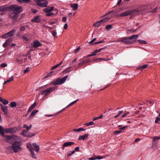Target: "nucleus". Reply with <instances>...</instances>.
<instances>
[{
    "instance_id": "1",
    "label": "nucleus",
    "mask_w": 160,
    "mask_h": 160,
    "mask_svg": "<svg viewBox=\"0 0 160 160\" xmlns=\"http://www.w3.org/2000/svg\"><path fill=\"white\" fill-rule=\"evenodd\" d=\"M27 147L30 151L32 157L34 158H36V156L34 152L37 153L39 152L40 149L39 145L35 143H33L32 145L31 144L28 143L27 144Z\"/></svg>"
},
{
    "instance_id": "2",
    "label": "nucleus",
    "mask_w": 160,
    "mask_h": 160,
    "mask_svg": "<svg viewBox=\"0 0 160 160\" xmlns=\"http://www.w3.org/2000/svg\"><path fill=\"white\" fill-rule=\"evenodd\" d=\"M138 36V35H133L128 37H123L118 41L119 42H122L127 44H131L136 41Z\"/></svg>"
},
{
    "instance_id": "3",
    "label": "nucleus",
    "mask_w": 160,
    "mask_h": 160,
    "mask_svg": "<svg viewBox=\"0 0 160 160\" xmlns=\"http://www.w3.org/2000/svg\"><path fill=\"white\" fill-rule=\"evenodd\" d=\"M22 144L20 142L15 141L12 143L11 146L8 147V149H12L14 152H17L22 151V148L21 147Z\"/></svg>"
},
{
    "instance_id": "4",
    "label": "nucleus",
    "mask_w": 160,
    "mask_h": 160,
    "mask_svg": "<svg viewBox=\"0 0 160 160\" xmlns=\"http://www.w3.org/2000/svg\"><path fill=\"white\" fill-rule=\"evenodd\" d=\"M68 77V76L66 75L61 79L58 78L56 80H54L51 83L54 85L61 84L66 81Z\"/></svg>"
},
{
    "instance_id": "5",
    "label": "nucleus",
    "mask_w": 160,
    "mask_h": 160,
    "mask_svg": "<svg viewBox=\"0 0 160 160\" xmlns=\"http://www.w3.org/2000/svg\"><path fill=\"white\" fill-rule=\"evenodd\" d=\"M5 140L8 142L11 143H13L16 140L18 139L19 138L15 135H13L12 136L7 135L5 136Z\"/></svg>"
},
{
    "instance_id": "6",
    "label": "nucleus",
    "mask_w": 160,
    "mask_h": 160,
    "mask_svg": "<svg viewBox=\"0 0 160 160\" xmlns=\"http://www.w3.org/2000/svg\"><path fill=\"white\" fill-rule=\"evenodd\" d=\"M9 9H10L12 11L15 12L16 13L19 14L22 12L23 9L21 6H18L17 5H13L10 6Z\"/></svg>"
},
{
    "instance_id": "7",
    "label": "nucleus",
    "mask_w": 160,
    "mask_h": 160,
    "mask_svg": "<svg viewBox=\"0 0 160 160\" xmlns=\"http://www.w3.org/2000/svg\"><path fill=\"white\" fill-rule=\"evenodd\" d=\"M37 5L42 7H46L48 4L47 0H34Z\"/></svg>"
},
{
    "instance_id": "8",
    "label": "nucleus",
    "mask_w": 160,
    "mask_h": 160,
    "mask_svg": "<svg viewBox=\"0 0 160 160\" xmlns=\"http://www.w3.org/2000/svg\"><path fill=\"white\" fill-rule=\"evenodd\" d=\"M134 12H135L137 13H138V12L136 10H128L122 12V13L118 15V16L120 17L126 16L128 15L131 14L132 13Z\"/></svg>"
},
{
    "instance_id": "9",
    "label": "nucleus",
    "mask_w": 160,
    "mask_h": 160,
    "mask_svg": "<svg viewBox=\"0 0 160 160\" xmlns=\"http://www.w3.org/2000/svg\"><path fill=\"white\" fill-rule=\"evenodd\" d=\"M109 20V18H105L101 19L100 21L96 22L94 23L93 26L95 27H99L102 23H104Z\"/></svg>"
},
{
    "instance_id": "10",
    "label": "nucleus",
    "mask_w": 160,
    "mask_h": 160,
    "mask_svg": "<svg viewBox=\"0 0 160 160\" xmlns=\"http://www.w3.org/2000/svg\"><path fill=\"white\" fill-rule=\"evenodd\" d=\"M54 88L50 87L41 92V94L42 95H48L52 91H53L54 90Z\"/></svg>"
},
{
    "instance_id": "11",
    "label": "nucleus",
    "mask_w": 160,
    "mask_h": 160,
    "mask_svg": "<svg viewBox=\"0 0 160 160\" xmlns=\"http://www.w3.org/2000/svg\"><path fill=\"white\" fill-rule=\"evenodd\" d=\"M18 128L15 127L14 128H8L5 130V132L6 133H15L18 131Z\"/></svg>"
},
{
    "instance_id": "12",
    "label": "nucleus",
    "mask_w": 160,
    "mask_h": 160,
    "mask_svg": "<svg viewBox=\"0 0 160 160\" xmlns=\"http://www.w3.org/2000/svg\"><path fill=\"white\" fill-rule=\"evenodd\" d=\"M16 31L15 29H12L11 31L2 35V37L3 38H7L8 37L12 36L16 32Z\"/></svg>"
},
{
    "instance_id": "13",
    "label": "nucleus",
    "mask_w": 160,
    "mask_h": 160,
    "mask_svg": "<svg viewBox=\"0 0 160 160\" xmlns=\"http://www.w3.org/2000/svg\"><path fill=\"white\" fill-rule=\"evenodd\" d=\"M29 130H23L21 134L25 137H32L34 135V134L32 133L28 132Z\"/></svg>"
},
{
    "instance_id": "14",
    "label": "nucleus",
    "mask_w": 160,
    "mask_h": 160,
    "mask_svg": "<svg viewBox=\"0 0 160 160\" xmlns=\"http://www.w3.org/2000/svg\"><path fill=\"white\" fill-rule=\"evenodd\" d=\"M74 143V142H64L62 146V149H64L65 147L71 146Z\"/></svg>"
},
{
    "instance_id": "15",
    "label": "nucleus",
    "mask_w": 160,
    "mask_h": 160,
    "mask_svg": "<svg viewBox=\"0 0 160 160\" xmlns=\"http://www.w3.org/2000/svg\"><path fill=\"white\" fill-rule=\"evenodd\" d=\"M18 14L16 12H13L11 13L10 14V17L13 20H16L17 18Z\"/></svg>"
},
{
    "instance_id": "16",
    "label": "nucleus",
    "mask_w": 160,
    "mask_h": 160,
    "mask_svg": "<svg viewBox=\"0 0 160 160\" xmlns=\"http://www.w3.org/2000/svg\"><path fill=\"white\" fill-rule=\"evenodd\" d=\"M89 134L88 133H87L84 134L83 135L80 136L78 138V140H84L85 139H86L88 138V136H89Z\"/></svg>"
},
{
    "instance_id": "17",
    "label": "nucleus",
    "mask_w": 160,
    "mask_h": 160,
    "mask_svg": "<svg viewBox=\"0 0 160 160\" xmlns=\"http://www.w3.org/2000/svg\"><path fill=\"white\" fill-rule=\"evenodd\" d=\"M0 106L2 110L4 112L5 114H7L8 113V110L7 107L6 106H3L2 104H0Z\"/></svg>"
},
{
    "instance_id": "18",
    "label": "nucleus",
    "mask_w": 160,
    "mask_h": 160,
    "mask_svg": "<svg viewBox=\"0 0 160 160\" xmlns=\"http://www.w3.org/2000/svg\"><path fill=\"white\" fill-rule=\"evenodd\" d=\"M40 21V18L39 16L34 17L31 20V22H35L38 23Z\"/></svg>"
},
{
    "instance_id": "19",
    "label": "nucleus",
    "mask_w": 160,
    "mask_h": 160,
    "mask_svg": "<svg viewBox=\"0 0 160 160\" xmlns=\"http://www.w3.org/2000/svg\"><path fill=\"white\" fill-rule=\"evenodd\" d=\"M12 41V39L11 38H9L3 44L2 46L4 48L6 46L10 44Z\"/></svg>"
},
{
    "instance_id": "20",
    "label": "nucleus",
    "mask_w": 160,
    "mask_h": 160,
    "mask_svg": "<svg viewBox=\"0 0 160 160\" xmlns=\"http://www.w3.org/2000/svg\"><path fill=\"white\" fill-rule=\"evenodd\" d=\"M42 44L38 41H35L33 42V46L34 48L38 47L41 46Z\"/></svg>"
},
{
    "instance_id": "21",
    "label": "nucleus",
    "mask_w": 160,
    "mask_h": 160,
    "mask_svg": "<svg viewBox=\"0 0 160 160\" xmlns=\"http://www.w3.org/2000/svg\"><path fill=\"white\" fill-rule=\"evenodd\" d=\"M8 7H7L6 5L0 6V12L6 11H8Z\"/></svg>"
},
{
    "instance_id": "22",
    "label": "nucleus",
    "mask_w": 160,
    "mask_h": 160,
    "mask_svg": "<svg viewBox=\"0 0 160 160\" xmlns=\"http://www.w3.org/2000/svg\"><path fill=\"white\" fill-rule=\"evenodd\" d=\"M79 62H80L78 63V65L79 66H80L86 63L89 62H90V60L86 59L82 60H80L79 61Z\"/></svg>"
},
{
    "instance_id": "23",
    "label": "nucleus",
    "mask_w": 160,
    "mask_h": 160,
    "mask_svg": "<svg viewBox=\"0 0 160 160\" xmlns=\"http://www.w3.org/2000/svg\"><path fill=\"white\" fill-rule=\"evenodd\" d=\"M70 6L74 11L76 10L78 8V4L77 3L71 4Z\"/></svg>"
},
{
    "instance_id": "24",
    "label": "nucleus",
    "mask_w": 160,
    "mask_h": 160,
    "mask_svg": "<svg viewBox=\"0 0 160 160\" xmlns=\"http://www.w3.org/2000/svg\"><path fill=\"white\" fill-rule=\"evenodd\" d=\"M54 9V7H49L47 8H46L44 9V11L46 13L50 12L52 11Z\"/></svg>"
},
{
    "instance_id": "25",
    "label": "nucleus",
    "mask_w": 160,
    "mask_h": 160,
    "mask_svg": "<svg viewBox=\"0 0 160 160\" xmlns=\"http://www.w3.org/2000/svg\"><path fill=\"white\" fill-rule=\"evenodd\" d=\"M29 36L28 35H23L22 36V38L24 42H27L28 40Z\"/></svg>"
},
{
    "instance_id": "26",
    "label": "nucleus",
    "mask_w": 160,
    "mask_h": 160,
    "mask_svg": "<svg viewBox=\"0 0 160 160\" xmlns=\"http://www.w3.org/2000/svg\"><path fill=\"white\" fill-rule=\"evenodd\" d=\"M36 105V102H34L29 108V109H28V112H30L31 111V110L34 108L35 107Z\"/></svg>"
},
{
    "instance_id": "27",
    "label": "nucleus",
    "mask_w": 160,
    "mask_h": 160,
    "mask_svg": "<svg viewBox=\"0 0 160 160\" xmlns=\"http://www.w3.org/2000/svg\"><path fill=\"white\" fill-rule=\"evenodd\" d=\"M38 112V111L37 110H33L30 114L29 117L31 118L32 117L36 115V113Z\"/></svg>"
},
{
    "instance_id": "28",
    "label": "nucleus",
    "mask_w": 160,
    "mask_h": 160,
    "mask_svg": "<svg viewBox=\"0 0 160 160\" xmlns=\"http://www.w3.org/2000/svg\"><path fill=\"white\" fill-rule=\"evenodd\" d=\"M0 101L4 105H6L8 103V101L5 99H3L2 98L0 97Z\"/></svg>"
},
{
    "instance_id": "29",
    "label": "nucleus",
    "mask_w": 160,
    "mask_h": 160,
    "mask_svg": "<svg viewBox=\"0 0 160 160\" xmlns=\"http://www.w3.org/2000/svg\"><path fill=\"white\" fill-rule=\"evenodd\" d=\"M5 131L4 128L0 125V134L4 136Z\"/></svg>"
},
{
    "instance_id": "30",
    "label": "nucleus",
    "mask_w": 160,
    "mask_h": 160,
    "mask_svg": "<svg viewBox=\"0 0 160 160\" xmlns=\"http://www.w3.org/2000/svg\"><path fill=\"white\" fill-rule=\"evenodd\" d=\"M62 61L61 62H60L58 64L52 67L51 68V70H53V69H54L56 68H57L58 67H59V66H60L62 63Z\"/></svg>"
},
{
    "instance_id": "31",
    "label": "nucleus",
    "mask_w": 160,
    "mask_h": 160,
    "mask_svg": "<svg viewBox=\"0 0 160 160\" xmlns=\"http://www.w3.org/2000/svg\"><path fill=\"white\" fill-rule=\"evenodd\" d=\"M95 124L94 122L92 121H91L88 122L84 124L85 126H90L93 125Z\"/></svg>"
},
{
    "instance_id": "32",
    "label": "nucleus",
    "mask_w": 160,
    "mask_h": 160,
    "mask_svg": "<svg viewBox=\"0 0 160 160\" xmlns=\"http://www.w3.org/2000/svg\"><path fill=\"white\" fill-rule=\"evenodd\" d=\"M17 1L20 3H28L30 1V0H17Z\"/></svg>"
},
{
    "instance_id": "33",
    "label": "nucleus",
    "mask_w": 160,
    "mask_h": 160,
    "mask_svg": "<svg viewBox=\"0 0 160 160\" xmlns=\"http://www.w3.org/2000/svg\"><path fill=\"white\" fill-rule=\"evenodd\" d=\"M17 103L14 102H12L10 104V106L11 108L15 107L16 106Z\"/></svg>"
},
{
    "instance_id": "34",
    "label": "nucleus",
    "mask_w": 160,
    "mask_h": 160,
    "mask_svg": "<svg viewBox=\"0 0 160 160\" xmlns=\"http://www.w3.org/2000/svg\"><path fill=\"white\" fill-rule=\"evenodd\" d=\"M14 78L13 76H11L10 78H9L8 80H7L6 81L4 82V84H6L7 82H11L13 80Z\"/></svg>"
},
{
    "instance_id": "35",
    "label": "nucleus",
    "mask_w": 160,
    "mask_h": 160,
    "mask_svg": "<svg viewBox=\"0 0 160 160\" xmlns=\"http://www.w3.org/2000/svg\"><path fill=\"white\" fill-rule=\"evenodd\" d=\"M85 130V129L80 128L77 129H74L73 130V131L74 132H78L80 131H84Z\"/></svg>"
},
{
    "instance_id": "36",
    "label": "nucleus",
    "mask_w": 160,
    "mask_h": 160,
    "mask_svg": "<svg viewBox=\"0 0 160 160\" xmlns=\"http://www.w3.org/2000/svg\"><path fill=\"white\" fill-rule=\"evenodd\" d=\"M158 7H157L155 8H154L153 10H152L150 11V12H152V13H155L157 12L158 11Z\"/></svg>"
},
{
    "instance_id": "37",
    "label": "nucleus",
    "mask_w": 160,
    "mask_h": 160,
    "mask_svg": "<svg viewBox=\"0 0 160 160\" xmlns=\"http://www.w3.org/2000/svg\"><path fill=\"white\" fill-rule=\"evenodd\" d=\"M51 33L54 38L57 37V36H56L57 33L56 31L53 30L51 32Z\"/></svg>"
},
{
    "instance_id": "38",
    "label": "nucleus",
    "mask_w": 160,
    "mask_h": 160,
    "mask_svg": "<svg viewBox=\"0 0 160 160\" xmlns=\"http://www.w3.org/2000/svg\"><path fill=\"white\" fill-rule=\"evenodd\" d=\"M25 29H26V28L25 26H21L20 28V29H19L20 31L22 32V31H24L25 30Z\"/></svg>"
},
{
    "instance_id": "39",
    "label": "nucleus",
    "mask_w": 160,
    "mask_h": 160,
    "mask_svg": "<svg viewBox=\"0 0 160 160\" xmlns=\"http://www.w3.org/2000/svg\"><path fill=\"white\" fill-rule=\"evenodd\" d=\"M123 111H119L118 113L116 115H115L114 117L115 118H117L119 116L122 112Z\"/></svg>"
},
{
    "instance_id": "40",
    "label": "nucleus",
    "mask_w": 160,
    "mask_h": 160,
    "mask_svg": "<svg viewBox=\"0 0 160 160\" xmlns=\"http://www.w3.org/2000/svg\"><path fill=\"white\" fill-rule=\"evenodd\" d=\"M125 113L122 115V117H124L126 116L129 115L130 113L129 112H127L126 111H125Z\"/></svg>"
},
{
    "instance_id": "41",
    "label": "nucleus",
    "mask_w": 160,
    "mask_h": 160,
    "mask_svg": "<svg viewBox=\"0 0 160 160\" xmlns=\"http://www.w3.org/2000/svg\"><path fill=\"white\" fill-rule=\"evenodd\" d=\"M147 65H144L140 67L138 69H143L146 68L147 67Z\"/></svg>"
},
{
    "instance_id": "42",
    "label": "nucleus",
    "mask_w": 160,
    "mask_h": 160,
    "mask_svg": "<svg viewBox=\"0 0 160 160\" xmlns=\"http://www.w3.org/2000/svg\"><path fill=\"white\" fill-rule=\"evenodd\" d=\"M139 42L141 44H146V42L144 40H138Z\"/></svg>"
},
{
    "instance_id": "43",
    "label": "nucleus",
    "mask_w": 160,
    "mask_h": 160,
    "mask_svg": "<svg viewBox=\"0 0 160 160\" xmlns=\"http://www.w3.org/2000/svg\"><path fill=\"white\" fill-rule=\"evenodd\" d=\"M159 121H160V118L159 117H157L155 121V123H158Z\"/></svg>"
},
{
    "instance_id": "44",
    "label": "nucleus",
    "mask_w": 160,
    "mask_h": 160,
    "mask_svg": "<svg viewBox=\"0 0 160 160\" xmlns=\"http://www.w3.org/2000/svg\"><path fill=\"white\" fill-rule=\"evenodd\" d=\"M160 139V137L158 136H156L153 138V141L154 142L155 141L157 140H158Z\"/></svg>"
},
{
    "instance_id": "45",
    "label": "nucleus",
    "mask_w": 160,
    "mask_h": 160,
    "mask_svg": "<svg viewBox=\"0 0 160 160\" xmlns=\"http://www.w3.org/2000/svg\"><path fill=\"white\" fill-rule=\"evenodd\" d=\"M121 132H122L121 130L116 131L114 132V134L115 135H117L121 133Z\"/></svg>"
},
{
    "instance_id": "46",
    "label": "nucleus",
    "mask_w": 160,
    "mask_h": 160,
    "mask_svg": "<svg viewBox=\"0 0 160 160\" xmlns=\"http://www.w3.org/2000/svg\"><path fill=\"white\" fill-rule=\"evenodd\" d=\"M23 128L27 129V130H29L30 129V128H29V127L26 124L24 125L23 126Z\"/></svg>"
},
{
    "instance_id": "47",
    "label": "nucleus",
    "mask_w": 160,
    "mask_h": 160,
    "mask_svg": "<svg viewBox=\"0 0 160 160\" xmlns=\"http://www.w3.org/2000/svg\"><path fill=\"white\" fill-rule=\"evenodd\" d=\"M96 40V38H93L91 41L89 42V43L90 44H91V45L94 44V43H93V42Z\"/></svg>"
},
{
    "instance_id": "48",
    "label": "nucleus",
    "mask_w": 160,
    "mask_h": 160,
    "mask_svg": "<svg viewBox=\"0 0 160 160\" xmlns=\"http://www.w3.org/2000/svg\"><path fill=\"white\" fill-rule=\"evenodd\" d=\"M96 159H101L103 158V157L102 156H98L95 157Z\"/></svg>"
},
{
    "instance_id": "49",
    "label": "nucleus",
    "mask_w": 160,
    "mask_h": 160,
    "mask_svg": "<svg viewBox=\"0 0 160 160\" xmlns=\"http://www.w3.org/2000/svg\"><path fill=\"white\" fill-rule=\"evenodd\" d=\"M98 59L100 60V61H108V60H110V59H106L105 58H99Z\"/></svg>"
},
{
    "instance_id": "50",
    "label": "nucleus",
    "mask_w": 160,
    "mask_h": 160,
    "mask_svg": "<svg viewBox=\"0 0 160 160\" xmlns=\"http://www.w3.org/2000/svg\"><path fill=\"white\" fill-rule=\"evenodd\" d=\"M80 49V47H78L77 49H75V50L74 51V53H77Z\"/></svg>"
},
{
    "instance_id": "51",
    "label": "nucleus",
    "mask_w": 160,
    "mask_h": 160,
    "mask_svg": "<svg viewBox=\"0 0 160 160\" xmlns=\"http://www.w3.org/2000/svg\"><path fill=\"white\" fill-rule=\"evenodd\" d=\"M30 71V68H27L25 69L24 70V73H26Z\"/></svg>"
},
{
    "instance_id": "52",
    "label": "nucleus",
    "mask_w": 160,
    "mask_h": 160,
    "mask_svg": "<svg viewBox=\"0 0 160 160\" xmlns=\"http://www.w3.org/2000/svg\"><path fill=\"white\" fill-rule=\"evenodd\" d=\"M104 42V40H101L98 42H96L94 43V44H98L100 43H103Z\"/></svg>"
},
{
    "instance_id": "53",
    "label": "nucleus",
    "mask_w": 160,
    "mask_h": 160,
    "mask_svg": "<svg viewBox=\"0 0 160 160\" xmlns=\"http://www.w3.org/2000/svg\"><path fill=\"white\" fill-rule=\"evenodd\" d=\"M112 28V25L110 24L107 25L106 27V28L107 29H109Z\"/></svg>"
},
{
    "instance_id": "54",
    "label": "nucleus",
    "mask_w": 160,
    "mask_h": 160,
    "mask_svg": "<svg viewBox=\"0 0 160 160\" xmlns=\"http://www.w3.org/2000/svg\"><path fill=\"white\" fill-rule=\"evenodd\" d=\"M67 19L66 17H63L62 18V21L63 22H65L67 21Z\"/></svg>"
},
{
    "instance_id": "55",
    "label": "nucleus",
    "mask_w": 160,
    "mask_h": 160,
    "mask_svg": "<svg viewBox=\"0 0 160 160\" xmlns=\"http://www.w3.org/2000/svg\"><path fill=\"white\" fill-rule=\"evenodd\" d=\"M7 66V64L5 63H3L1 64L0 65L1 67H3V68L5 67L6 66Z\"/></svg>"
},
{
    "instance_id": "56",
    "label": "nucleus",
    "mask_w": 160,
    "mask_h": 160,
    "mask_svg": "<svg viewBox=\"0 0 160 160\" xmlns=\"http://www.w3.org/2000/svg\"><path fill=\"white\" fill-rule=\"evenodd\" d=\"M68 28V25L67 23H66L64 24V26H63V28L65 29H66Z\"/></svg>"
},
{
    "instance_id": "57",
    "label": "nucleus",
    "mask_w": 160,
    "mask_h": 160,
    "mask_svg": "<svg viewBox=\"0 0 160 160\" xmlns=\"http://www.w3.org/2000/svg\"><path fill=\"white\" fill-rule=\"evenodd\" d=\"M53 15V13H50V12H49L48 13H47L46 14V16H51L52 15Z\"/></svg>"
},
{
    "instance_id": "58",
    "label": "nucleus",
    "mask_w": 160,
    "mask_h": 160,
    "mask_svg": "<svg viewBox=\"0 0 160 160\" xmlns=\"http://www.w3.org/2000/svg\"><path fill=\"white\" fill-rule=\"evenodd\" d=\"M71 153H68V156H71L72 154H74L75 153V151H71Z\"/></svg>"
},
{
    "instance_id": "59",
    "label": "nucleus",
    "mask_w": 160,
    "mask_h": 160,
    "mask_svg": "<svg viewBox=\"0 0 160 160\" xmlns=\"http://www.w3.org/2000/svg\"><path fill=\"white\" fill-rule=\"evenodd\" d=\"M146 101L151 104H152L153 102L151 100H147Z\"/></svg>"
},
{
    "instance_id": "60",
    "label": "nucleus",
    "mask_w": 160,
    "mask_h": 160,
    "mask_svg": "<svg viewBox=\"0 0 160 160\" xmlns=\"http://www.w3.org/2000/svg\"><path fill=\"white\" fill-rule=\"evenodd\" d=\"M16 61L17 62V63H21L22 62V60H19L18 59H17L16 60Z\"/></svg>"
},
{
    "instance_id": "61",
    "label": "nucleus",
    "mask_w": 160,
    "mask_h": 160,
    "mask_svg": "<svg viewBox=\"0 0 160 160\" xmlns=\"http://www.w3.org/2000/svg\"><path fill=\"white\" fill-rule=\"evenodd\" d=\"M52 73V72H51L50 73L48 74L45 77V78H47L49 76H50L51 75Z\"/></svg>"
},
{
    "instance_id": "62",
    "label": "nucleus",
    "mask_w": 160,
    "mask_h": 160,
    "mask_svg": "<svg viewBox=\"0 0 160 160\" xmlns=\"http://www.w3.org/2000/svg\"><path fill=\"white\" fill-rule=\"evenodd\" d=\"M89 160H95L96 159L95 157H91L88 158Z\"/></svg>"
},
{
    "instance_id": "63",
    "label": "nucleus",
    "mask_w": 160,
    "mask_h": 160,
    "mask_svg": "<svg viewBox=\"0 0 160 160\" xmlns=\"http://www.w3.org/2000/svg\"><path fill=\"white\" fill-rule=\"evenodd\" d=\"M101 51V49H96L95 50V52L96 53L99 52Z\"/></svg>"
},
{
    "instance_id": "64",
    "label": "nucleus",
    "mask_w": 160,
    "mask_h": 160,
    "mask_svg": "<svg viewBox=\"0 0 160 160\" xmlns=\"http://www.w3.org/2000/svg\"><path fill=\"white\" fill-rule=\"evenodd\" d=\"M79 147H77L74 149V150L76 151H78L79 150Z\"/></svg>"
}]
</instances>
